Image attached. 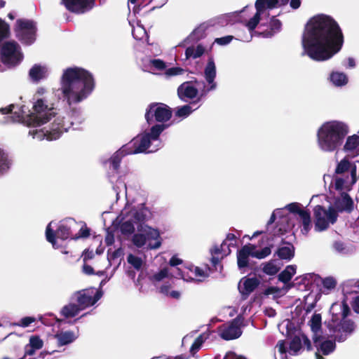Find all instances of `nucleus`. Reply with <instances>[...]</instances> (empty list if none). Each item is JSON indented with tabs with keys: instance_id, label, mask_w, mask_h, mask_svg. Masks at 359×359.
<instances>
[{
	"instance_id": "26",
	"label": "nucleus",
	"mask_w": 359,
	"mask_h": 359,
	"mask_svg": "<svg viewBox=\"0 0 359 359\" xmlns=\"http://www.w3.org/2000/svg\"><path fill=\"white\" fill-rule=\"evenodd\" d=\"M48 67L45 65L36 64L29 70V75L34 81H39L48 75Z\"/></svg>"
},
{
	"instance_id": "48",
	"label": "nucleus",
	"mask_w": 359,
	"mask_h": 359,
	"mask_svg": "<svg viewBox=\"0 0 359 359\" xmlns=\"http://www.w3.org/2000/svg\"><path fill=\"white\" fill-rule=\"evenodd\" d=\"M208 332H204L200 334L194 341L190 348V353L194 355L201 347L203 343L209 337Z\"/></svg>"
},
{
	"instance_id": "27",
	"label": "nucleus",
	"mask_w": 359,
	"mask_h": 359,
	"mask_svg": "<svg viewBox=\"0 0 359 359\" xmlns=\"http://www.w3.org/2000/svg\"><path fill=\"white\" fill-rule=\"evenodd\" d=\"M344 150L348 155L357 156L359 155V136L353 135L347 137Z\"/></svg>"
},
{
	"instance_id": "18",
	"label": "nucleus",
	"mask_w": 359,
	"mask_h": 359,
	"mask_svg": "<svg viewBox=\"0 0 359 359\" xmlns=\"http://www.w3.org/2000/svg\"><path fill=\"white\" fill-rule=\"evenodd\" d=\"M334 339H325L322 336L318 338V341L314 343L316 346V359H324L323 355H328L336 348Z\"/></svg>"
},
{
	"instance_id": "9",
	"label": "nucleus",
	"mask_w": 359,
	"mask_h": 359,
	"mask_svg": "<svg viewBox=\"0 0 359 359\" xmlns=\"http://www.w3.org/2000/svg\"><path fill=\"white\" fill-rule=\"evenodd\" d=\"M165 129L163 125L157 124L149 130L135 137L128 145H130L133 154L138 153H151L158 150L162 147L159 136Z\"/></svg>"
},
{
	"instance_id": "62",
	"label": "nucleus",
	"mask_w": 359,
	"mask_h": 359,
	"mask_svg": "<svg viewBox=\"0 0 359 359\" xmlns=\"http://www.w3.org/2000/svg\"><path fill=\"white\" fill-rule=\"evenodd\" d=\"M276 348H277L280 353H285L287 350L285 342L283 340L279 341L276 346Z\"/></svg>"
},
{
	"instance_id": "31",
	"label": "nucleus",
	"mask_w": 359,
	"mask_h": 359,
	"mask_svg": "<svg viewBox=\"0 0 359 359\" xmlns=\"http://www.w3.org/2000/svg\"><path fill=\"white\" fill-rule=\"evenodd\" d=\"M78 337V334L72 331H65L57 333L55 338L59 346L72 343Z\"/></svg>"
},
{
	"instance_id": "8",
	"label": "nucleus",
	"mask_w": 359,
	"mask_h": 359,
	"mask_svg": "<svg viewBox=\"0 0 359 359\" xmlns=\"http://www.w3.org/2000/svg\"><path fill=\"white\" fill-rule=\"evenodd\" d=\"M204 76L207 82V85H204L200 90L198 89L199 82L196 80L186 81L182 83L177 88V95L180 100L187 102L198 97V100L201 97L206 95V94L214 90L217 87L215 81L216 77V66L212 57H209L208 63L204 69Z\"/></svg>"
},
{
	"instance_id": "16",
	"label": "nucleus",
	"mask_w": 359,
	"mask_h": 359,
	"mask_svg": "<svg viewBox=\"0 0 359 359\" xmlns=\"http://www.w3.org/2000/svg\"><path fill=\"white\" fill-rule=\"evenodd\" d=\"M69 222H71V220L61 222L55 233L52 229L53 222H50L48 224L46 230V237L47 241L52 244L54 248H58L60 246V245L57 243L55 236L57 238H60L62 241H65L69 238L70 234V226L68 223Z\"/></svg>"
},
{
	"instance_id": "59",
	"label": "nucleus",
	"mask_w": 359,
	"mask_h": 359,
	"mask_svg": "<svg viewBox=\"0 0 359 359\" xmlns=\"http://www.w3.org/2000/svg\"><path fill=\"white\" fill-rule=\"evenodd\" d=\"M184 72V69L180 67H171L166 69L165 74L167 76L180 75Z\"/></svg>"
},
{
	"instance_id": "33",
	"label": "nucleus",
	"mask_w": 359,
	"mask_h": 359,
	"mask_svg": "<svg viewBox=\"0 0 359 359\" xmlns=\"http://www.w3.org/2000/svg\"><path fill=\"white\" fill-rule=\"evenodd\" d=\"M81 311L82 310L79 304L76 302H73L62 307L61 309V314L67 318H73L78 315Z\"/></svg>"
},
{
	"instance_id": "40",
	"label": "nucleus",
	"mask_w": 359,
	"mask_h": 359,
	"mask_svg": "<svg viewBox=\"0 0 359 359\" xmlns=\"http://www.w3.org/2000/svg\"><path fill=\"white\" fill-rule=\"evenodd\" d=\"M291 287V285H284L283 287L271 286L266 289L265 294L273 295V297L278 298L285 295Z\"/></svg>"
},
{
	"instance_id": "4",
	"label": "nucleus",
	"mask_w": 359,
	"mask_h": 359,
	"mask_svg": "<svg viewBox=\"0 0 359 359\" xmlns=\"http://www.w3.org/2000/svg\"><path fill=\"white\" fill-rule=\"evenodd\" d=\"M151 217V212L143 204L137 206L127 204L119 215L122 222L120 226L121 233L125 235H130L134 233L135 229L139 232H145L149 238L156 241L154 243L149 242L147 248L158 249L161 245L158 230L145 224V222Z\"/></svg>"
},
{
	"instance_id": "34",
	"label": "nucleus",
	"mask_w": 359,
	"mask_h": 359,
	"mask_svg": "<svg viewBox=\"0 0 359 359\" xmlns=\"http://www.w3.org/2000/svg\"><path fill=\"white\" fill-rule=\"evenodd\" d=\"M124 255V252L123 248H118L112 252H109L108 251L107 260L109 263V266H111L113 264L116 265L115 269L118 267V266L121 263V260L123 259Z\"/></svg>"
},
{
	"instance_id": "43",
	"label": "nucleus",
	"mask_w": 359,
	"mask_h": 359,
	"mask_svg": "<svg viewBox=\"0 0 359 359\" xmlns=\"http://www.w3.org/2000/svg\"><path fill=\"white\" fill-rule=\"evenodd\" d=\"M343 292L345 295L359 293V280H349L343 285Z\"/></svg>"
},
{
	"instance_id": "46",
	"label": "nucleus",
	"mask_w": 359,
	"mask_h": 359,
	"mask_svg": "<svg viewBox=\"0 0 359 359\" xmlns=\"http://www.w3.org/2000/svg\"><path fill=\"white\" fill-rule=\"evenodd\" d=\"M148 68L150 72L157 74L158 72L165 69L166 64L160 59H154L149 61Z\"/></svg>"
},
{
	"instance_id": "38",
	"label": "nucleus",
	"mask_w": 359,
	"mask_h": 359,
	"mask_svg": "<svg viewBox=\"0 0 359 359\" xmlns=\"http://www.w3.org/2000/svg\"><path fill=\"white\" fill-rule=\"evenodd\" d=\"M11 160L8 154L3 149L0 148V175H4L11 168Z\"/></svg>"
},
{
	"instance_id": "15",
	"label": "nucleus",
	"mask_w": 359,
	"mask_h": 359,
	"mask_svg": "<svg viewBox=\"0 0 359 359\" xmlns=\"http://www.w3.org/2000/svg\"><path fill=\"white\" fill-rule=\"evenodd\" d=\"M171 116L172 112L170 108L161 103L150 104L145 114L146 120L149 124L155 121H167L170 118Z\"/></svg>"
},
{
	"instance_id": "23",
	"label": "nucleus",
	"mask_w": 359,
	"mask_h": 359,
	"mask_svg": "<svg viewBox=\"0 0 359 359\" xmlns=\"http://www.w3.org/2000/svg\"><path fill=\"white\" fill-rule=\"evenodd\" d=\"M259 280L255 278H243L238 283V290L243 299L252 292L259 285Z\"/></svg>"
},
{
	"instance_id": "47",
	"label": "nucleus",
	"mask_w": 359,
	"mask_h": 359,
	"mask_svg": "<svg viewBox=\"0 0 359 359\" xmlns=\"http://www.w3.org/2000/svg\"><path fill=\"white\" fill-rule=\"evenodd\" d=\"M154 239H151L148 238V235L145 232H139L135 233L132 238L133 243L137 248H142L144 246L147 241H152Z\"/></svg>"
},
{
	"instance_id": "36",
	"label": "nucleus",
	"mask_w": 359,
	"mask_h": 359,
	"mask_svg": "<svg viewBox=\"0 0 359 359\" xmlns=\"http://www.w3.org/2000/svg\"><path fill=\"white\" fill-rule=\"evenodd\" d=\"M233 245V243H227L226 241H224L221 245H215L211 249V253L215 255L220 256L221 258L227 256L231 252L230 247Z\"/></svg>"
},
{
	"instance_id": "14",
	"label": "nucleus",
	"mask_w": 359,
	"mask_h": 359,
	"mask_svg": "<svg viewBox=\"0 0 359 359\" xmlns=\"http://www.w3.org/2000/svg\"><path fill=\"white\" fill-rule=\"evenodd\" d=\"M36 27L35 23L29 20L20 19L16 22L15 33L22 43H32L36 39Z\"/></svg>"
},
{
	"instance_id": "17",
	"label": "nucleus",
	"mask_w": 359,
	"mask_h": 359,
	"mask_svg": "<svg viewBox=\"0 0 359 359\" xmlns=\"http://www.w3.org/2000/svg\"><path fill=\"white\" fill-rule=\"evenodd\" d=\"M243 320L240 316L229 323L224 324L219 328V336L224 340H232L242 334L241 328Z\"/></svg>"
},
{
	"instance_id": "56",
	"label": "nucleus",
	"mask_w": 359,
	"mask_h": 359,
	"mask_svg": "<svg viewBox=\"0 0 359 359\" xmlns=\"http://www.w3.org/2000/svg\"><path fill=\"white\" fill-rule=\"evenodd\" d=\"M205 27L201 25L195 29L190 35V38L194 40H199L204 36Z\"/></svg>"
},
{
	"instance_id": "7",
	"label": "nucleus",
	"mask_w": 359,
	"mask_h": 359,
	"mask_svg": "<svg viewBox=\"0 0 359 359\" xmlns=\"http://www.w3.org/2000/svg\"><path fill=\"white\" fill-rule=\"evenodd\" d=\"M83 114L76 110H73L72 114H58L53 121L49 130H31L29 134L32 138L36 140H47L49 141L58 139L65 132L68 131L72 127L76 129L83 122Z\"/></svg>"
},
{
	"instance_id": "50",
	"label": "nucleus",
	"mask_w": 359,
	"mask_h": 359,
	"mask_svg": "<svg viewBox=\"0 0 359 359\" xmlns=\"http://www.w3.org/2000/svg\"><path fill=\"white\" fill-rule=\"evenodd\" d=\"M277 253L281 259H290L294 256V248L291 245L283 246L278 249Z\"/></svg>"
},
{
	"instance_id": "24",
	"label": "nucleus",
	"mask_w": 359,
	"mask_h": 359,
	"mask_svg": "<svg viewBox=\"0 0 359 359\" xmlns=\"http://www.w3.org/2000/svg\"><path fill=\"white\" fill-rule=\"evenodd\" d=\"M353 203L352 199L346 193H341L340 196L336 198L334 203V208L337 212L348 211L353 209Z\"/></svg>"
},
{
	"instance_id": "42",
	"label": "nucleus",
	"mask_w": 359,
	"mask_h": 359,
	"mask_svg": "<svg viewBox=\"0 0 359 359\" xmlns=\"http://www.w3.org/2000/svg\"><path fill=\"white\" fill-rule=\"evenodd\" d=\"M299 217L302 225L301 231L303 234L306 235L312 226L310 213L307 211H302Z\"/></svg>"
},
{
	"instance_id": "32",
	"label": "nucleus",
	"mask_w": 359,
	"mask_h": 359,
	"mask_svg": "<svg viewBox=\"0 0 359 359\" xmlns=\"http://www.w3.org/2000/svg\"><path fill=\"white\" fill-rule=\"evenodd\" d=\"M337 285V280L333 276H327L321 278L320 292L323 294H328L334 290Z\"/></svg>"
},
{
	"instance_id": "1",
	"label": "nucleus",
	"mask_w": 359,
	"mask_h": 359,
	"mask_svg": "<svg viewBox=\"0 0 359 359\" xmlns=\"http://www.w3.org/2000/svg\"><path fill=\"white\" fill-rule=\"evenodd\" d=\"M342 44L343 35L339 25L324 14L309 20L302 37V54L316 61L329 60L339 51Z\"/></svg>"
},
{
	"instance_id": "60",
	"label": "nucleus",
	"mask_w": 359,
	"mask_h": 359,
	"mask_svg": "<svg viewBox=\"0 0 359 359\" xmlns=\"http://www.w3.org/2000/svg\"><path fill=\"white\" fill-rule=\"evenodd\" d=\"M232 36H226L221 38L215 39V42L221 46H224L229 44L232 41Z\"/></svg>"
},
{
	"instance_id": "20",
	"label": "nucleus",
	"mask_w": 359,
	"mask_h": 359,
	"mask_svg": "<svg viewBox=\"0 0 359 359\" xmlns=\"http://www.w3.org/2000/svg\"><path fill=\"white\" fill-rule=\"evenodd\" d=\"M187 275L184 276L182 272L179 271L178 275L184 280L191 281L196 280L201 282L208 277V273L206 270H203L198 266L191 265L187 268ZM177 271H180L177 269Z\"/></svg>"
},
{
	"instance_id": "21",
	"label": "nucleus",
	"mask_w": 359,
	"mask_h": 359,
	"mask_svg": "<svg viewBox=\"0 0 359 359\" xmlns=\"http://www.w3.org/2000/svg\"><path fill=\"white\" fill-rule=\"evenodd\" d=\"M69 11L77 13H82L92 7L94 0H62Z\"/></svg>"
},
{
	"instance_id": "3",
	"label": "nucleus",
	"mask_w": 359,
	"mask_h": 359,
	"mask_svg": "<svg viewBox=\"0 0 359 359\" xmlns=\"http://www.w3.org/2000/svg\"><path fill=\"white\" fill-rule=\"evenodd\" d=\"M94 88L93 75L85 69L73 67L63 70L60 79V88L53 90L52 93L72 105L86 100Z\"/></svg>"
},
{
	"instance_id": "61",
	"label": "nucleus",
	"mask_w": 359,
	"mask_h": 359,
	"mask_svg": "<svg viewBox=\"0 0 359 359\" xmlns=\"http://www.w3.org/2000/svg\"><path fill=\"white\" fill-rule=\"evenodd\" d=\"M82 257H83V262H86V261L90 260L93 258L94 252L93 250H87L83 253Z\"/></svg>"
},
{
	"instance_id": "45",
	"label": "nucleus",
	"mask_w": 359,
	"mask_h": 359,
	"mask_svg": "<svg viewBox=\"0 0 359 359\" xmlns=\"http://www.w3.org/2000/svg\"><path fill=\"white\" fill-rule=\"evenodd\" d=\"M205 52L204 47L199 44L196 46H190L186 49L185 55L187 58L196 59L201 57Z\"/></svg>"
},
{
	"instance_id": "55",
	"label": "nucleus",
	"mask_w": 359,
	"mask_h": 359,
	"mask_svg": "<svg viewBox=\"0 0 359 359\" xmlns=\"http://www.w3.org/2000/svg\"><path fill=\"white\" fill-rule=\"evenodd\" d=\"M285 209H287L289 212L292 213H297L300 217V213L302 211H305L302 209V205L299 203H292L285 206Z\"/></svg>"
},
{
	"instance_id": "41",
	"label": "nucleus",
	"mask_w": 359,
	"mask_h": 359,
	"mask_svg": "<svg viewBox=\"0 0 359 359\" xmlns=\"http://www.w3.org/2000/svg\"><path fill=\"white\" fill-rule=\"evenodd\" d=\"M132 27V33L133 37L137 40H144L147 39V34L144 27L139 22H136L135 25L130 22Z\"/></svg>"
},
{
	"instance_id": "35",
	"label": "nucleus",
	"mask_w": 359,
	"mask_h": 359,
	"mask_svg": "<svg viewBox=\"0 0 359 359\" xmlns=\"http://www.w3.org/2000/svg\"><path fill=\"white\" fill-rule=\"evenodd\" d=\"M353 168L356 169L355 163H351L347 158H344L338 163L336 168V173L337 175H351Z\"/></svg>"
},
{
	"instance_id": "57",
	"label": "nucleus",
	"mask_w": 359,
	"mask_h": 359,
	"mask_svg": "<svg viewBox=\"0 0 359 359\" xmlns=\"http://www.w3.org/2000/svg\"><path fill=\"white\" fill-rule=\"evenodd\" d=\"M269 25L272 32L274 34L280 30L282 24L279 20L276 19L275 17H273L270 20Z\"/></svg>"
},
{
	"instance_id": "13",
	"label": "nucleus",
	"mask_w": 359,
	"mask_h": 359,
	"mask_svg": "<svg viewBox=\"0 0 359 359\" xmlns=\"http://www.w3.org/2000/svg\"><path fill=\"white\" fill-rule=\"evenodd\" d=\"M102 296V292L94 287L74 292L72 301L76 302L81 310L93 306Z\"/></svg>"
},
{
	"instance_id": "30",
	"label": "nucleus",
	"mask_w": 359,
	"mask_h": 359,
	"mask_svg": "<svg viewBox=\"0 0 359 359\" xmlns=\"http://www.w3.org/2000/svg\"><path fill=\"white\" fill-rule=\"evenodd\" d=\"M321 320L320 314H314L309 323L313 332L312 337L314 343H316L318 338L322 337Z\"/></svg>"
},
{
	"instance_id": "25",
	"label": "nucleus",
	"mask_w": 359,
	"mask_h": 359,
	"mask_svg": "<svg viewBox=\"0 0 359 359\" xmlns=\"http://www.w3.org/2000/svg\"><path fill=\"white\" fill-rule=\"evenodd\" d=\"M130 150V145L126 144L115 152L108 160L110 169H112L114 172H116L119 168L122 157L128 154H133L132 152H128Z\"/></svg>"
},
{
	"instance_id": "44",
	"label": "nucleus",
	"mask_w": 359,
	"mask_h": 359,
	"mask_svg": "<svg viewBox=\"0 0 359 359\" xmlns=\"http://www.w3.org/2000/svg\"><path fill=\"white\" fill-rule=\"evenodd\" d=\"M330 81L335 86H342L347 83L348 77L342 72H334L330 74Z\"/></svg>"
},
{
	"instance_id": "19",
	"label": "nucleus",
	"mask_w": 359,
	"mask_h": 359,
	"mask_svg": "<svg viewBox=\"0 0 359 359\" xmlns=\"http://www.w3.org/2000/svg\"><path fill=\"white\" fill-rule=\"evenodd\" d=\"M304 347L311 350V344L309 338L304 334L294 336L290 343L288 352L291 355L298 354Z\"/></svg>"
},
{
	"instance_id": "51",
	"label": "nucleus",
	"mask_w": 359,
	"mask_h": 359,
	"mask_svg": "<svg viewBox=\"0 0 359 359\" xmlns=\"http://www.w3.org/2000/svg\"><path fill=\"white\" fill-rule=\"evenodd\" d=\"M195 109H192V107L189 104L177 107L175 111V116L182 119L185 118L189 116Z\"/></svg>"
},
{
	"instance_id": "58",
	"label": "nucleus",
	"mask_w": 359,
	"mask_h": 359,
	"mask_svg": "<svg viewBox=\"0 0 359 359\" xmlns=\"http://www.w3.org/2000/svg\"><path fill=\"white\" fill-rule=\"evenodd\" d=\"M9 33V26L7 23L0 19V41L8 36Z\"/></svg>"
},
{
	"instance_id": "39",
	"label": "nucleus",
	"mask_w": 359,
	"mask_h": 359,
	"mask_svg": "<svg viewBox=\"0 0 359 359\" xmlns=\"http://www.w3.org/2000/svg\"><path fill=\"white\" fill-rule=\"evenodd\" d=\"M174 275L171 273L168 268H164L154 275L149 277V280L155 285H157L158 283L163 280L165 278H170L173 277Z\"/></svg>"
},
{
	"instance_id": "49",
	"label": "nucleus",
	"mask_w": 359,
	"mask_h": 359,
	"mask_svg": "<svg viewBox=\"0 0 359 359\" xmlns=\"http://www.w3.org/2000/svg\"><path fill=\"white\" fill-rule=\"evenodd\" d=\"M262 266L263 272L269 276L275 275L280 269L276 261L266 262Z\"/></svg>"
},
{
	"instance_id": "64",
	"label": "nucleus",
	"mask_w": 359,
	"mask_h": 359,
	"mask_svg": "<svg viewBox=\"0 0 359 359\" xmlns=\"http://www.w3.org/2000/svg\"><path fill=\"white\" fill-rule=\"evenodd\" d=\"M224 359H245L242 356L237 355L234 353L229 352L226 353Z\"/></svg>"
},
{
	"instance_id": "28",
	"label": "nucleus",
	"mask_w": 359,
	"mask_h": 359,
	"mask_svg": "<svg viewBox=\"0 0 359 359\" xmlns=\"http://www.w3.org/2000/svg\"><path fill=\"white\" fill-rule=\"evenodd\" d=\"M43 346V341L37 335L29 337V343L25 346V354L33 355L35 352Z\"/></svg>"
},
{
	"instance_id": "2",
	"label": "nucleus",
	"mask_w": 359,
	"mask_h": 359,
	"mask_svg": "<svg viewBox=\"0 0 359 359\" xmlns=\"http://www.w3.org/2000/svg\"><path fill=\"white\" fill-rule=\"evenodd\" d=\"M51 93L45 88L39 87L33 97L32 111L24 104H12L6 107L0 108V115H7L6 120H0L5 122H20L27 126L31 130H48L52 122L47 127H42L56 118L58 114L54 107V103L50 100Z\"/></svg>"
},
{
	"instance_id": "63",
	"label": "nucleus",
	"mask_w": 359,
	"mask_h": 359,
	"mask_svg": "<svg viewBox=\"0 0 359 359\" xmlns=\"http://www.w3.org/2000/svg\"><path fill=\"white\" fill-rule=\"evenodd\" d=\"M333 246L334 250L339 252H343L345 250V245L344 243L341 241L334 242Z\"/></svg>"
},
{
	"instance_id": "22",
	"label": "nucleus",
	"mask_w": 359,
	"mask_h": 359,
	"mask_svg": "<svg viewBox=\"0 0 359 359\" xmlns=\"http://www.w3.org/2000/svg\"><path fill=\"white\" fill-rule=\"evenodd\" d=\"M356 182L355 168L351 170V175L337 176L334 178V187L339 191L349 190L353 184Z\"/></svg>"
},
{
	"instance_id": "54",
	"label": "nucleus",
	"mask_w": 359,
	"mask_h": 359,
	"mask_svg": "<svg viewBox=\"0 0 359 359\" xmlns=\"http://www.w3.org/2000/svg\"><path fill=\"white\" fill-rule=\"evenodd\" d=\"M271 252V249L269 247H265L261 250H256L255 248L253 246L252 257L258 259H263L269 256Z\"/></svg>"
},
{
	"instance_id": "11",
	"label": "nucleus",
	"mask_w": 359,
	"mask_h": 359,
	"mask_svg": "<svg viewBox=\"0 0 359 359\" xmlns=\"http://www.w3.org/2000/svg\"><path fill=\"white\" fill-rule=\"evenodd\" d=\"M1 61L8 67L19 65L23 59V53L19 44L15 41H7L0 49Z\"/></svg>"
},
{
	"instance_id": "37",
	"label": "nucleus",
	"mask_w": 359,
	"mask_h": 359,
	"mask_svg": "<svg viewBox=\"0 0 359 359\" xmlns=\"http://www.w3.org/2000/svg\"><path fill=\"white\" fill-rule=\"evenodd\" d=\"M295 273L296 266L294 265H289L278 275V280L283 282L284 285H290L288 283Z\"/></svg>"
},
{
	"instance_id": "6",
	"label": "nucleus",
	"mask_w": 359,
	"mask_h": 359,
	"mask_svg": "<svg viewBox=\"0 0 359 359\" xmlns=\"http://www.w3.org/2000/svg\"><path fill=\"white\" fill-rule=\"evenodd\" d=\"M330 312L331 318L327 323V327L334 341H345L356 330L357 325L355 322L347 316L350 313V309L344 302H337L332 304Z\"/></svg>"
},
{
	"instance_id": "12",
	"label": "nucleus",
	"mask_w": 359,
	"mask_h": 359,
	"mask_svg": "<svg viewBox=\"0 0 359 359\" xmlns=\"http://www.w3.org/2000/svg\"><path fill=\"white\" fill-rule=\"evenodd\" d=\"M315 217V231H323L326 230L330 224L336 222L338 217L337 211L333 207L327 209L321 205H316L313 210Z\"/></svg>"
},
{
	"instance_id": "10",
	"label": "nucleus",
	"mask_w": 359,
	"mask_h": 359,
	"mask_svg": "<svg viewBox=\"0 0 359 359\" xmlns=\"http://www.w3.org/2000/svg\"><path fill=\"white\" fill-rule=\"evenodd\" d=\"M278 4V0H257L255 5L256 13L246 23L249 31L254 30L259 22L262 25H266L269 18V11L276 8Z\"/></svg>"
},
{
	"instance_id": "52",
	"label": "nucleus",
	"mask_w": 359,
	"mask_h": 359,
	"mask_svg": "<svg viewBox=\"0 0 359 359\" xmlns=\"http://www.w3.org/2000/svg\"><path fill=\"white\" fill-rule=\"evenodd\" d=\"M127 261L131 266H133L137 270H140L143 264L142 259L133 254L128 255L127 257Z\"/></svg>"
},
{
	"instance_id": "5",
	"label": "nucleus",
	"mask_w": 359,
	"mask_h": 359,
	"mask_svg": "<svg viewBox=\"0 0 359 359\" xmlns=\"http://www.w3.org/2000/svg\"><path fill=\"white\" fill-rule=\"evenodd\" d=\"M348 133V126L343 121L331 120L323 123L316 130V144L323 153L337 151Z\"/></svg>"
},
{
	"instance_id": "53",
	"label": "nucleus",
	"mask_w": 359,
	"mask_h": 359,
	"mask_svg": "<svg viewBox=\"0 0 359 359\" xmlns=\"http://www.w3.org/2000/svg\"><path fill=\"white\" fill-rule=\"evenodd\" d=\"M36 321V318L32 316H27L21 318L18 322L13 323L12 325L13 326H18L21 327H27L32 323Z\"/></svg>"
},
{
	"instance_id": "29",
	"label": "nucleus",
	"mask_w": 359,
	"mask_h": 359,
	"mask_svg": "<svg viewBox=\"0 0 359 359\" xmlns=\"http://www.w3.org/2000/svg\"><path fill=\"white\" fill-rule=\"evenodd\" d=\"M253 246L245 245L238 252L237 261L240 269L246 267L248 264V258L252 257Z\"/></svg>"
}]
</instances>
